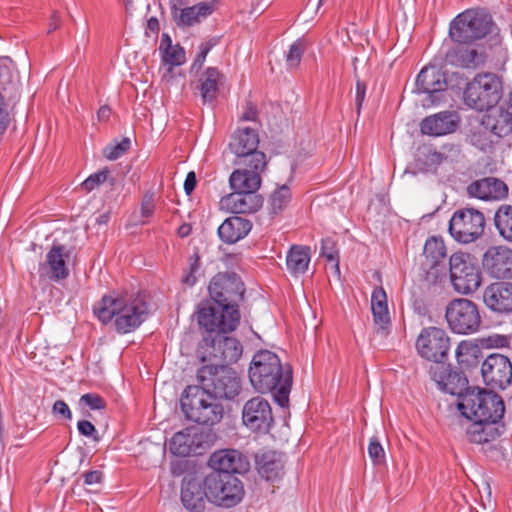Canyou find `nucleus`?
Segmentation results:
<instances>
[{"mask_svg": "<svg viewBox=\"0 0 512 512\" xmlns=\"http://www.w3.org/2000/svg\"><path fill=\"white\" fill-rule=\"evenodd\" d=\"M208 292L210 300L198 306L199 326L206 331H235L241 319L239 304L246 292L240 275L234 271L218 272L211 278Z\"/></svg>", "mask_w": 512, "mask_h": 512, "instance_id": "f257e3e1", "label": "nucleus"}, {"mask_svg": "<svg viewBox=\"0 0 512 512\" xmlns=\"http://www.w3.org/2000/svg\"><path fill=\"white\" fill-rule=\"evenodd\" d=\"M248 377L257 392L272 393L280 407H288L293 369L289 363L283 364L276 353L266 349L257 351L251 360Z\"/></svg>", "mask_w": 512, "mask_h": 512, "instance_id": "f03ea898", "label": "nucleus"}, {"mask_svg": "<svg viewBox=\"0 0 512 512\" xmlns=\"http://www.w3.org/2000/svg\"><path fill=\"white\" fill-rule=\"evenodd\" d=\"M95 316L103 324L114 319L115 330L119 334L135 331L148 316V304L141 293L117 294L115 292L104 295L93 307Z\"/></svg>", "mask_w": 512, "mask_h": 512, "instance_id": "7ed1b4c3", "label": "nucleus"}, {"mask_svg": "<svg viewBox=\"0 0 512 512\" xmlns=\"http://www.w3.org/2000/svg\"><path fill=\"white\" fill-rule=\"evenodd\" d=\"M211 393L197 385H188L180 398L181 410L185 417L202 426H213L224 415L223 405Z\"/></svg>", "mask_w": 512, "mask_h": 512, "instance_id": "20e7f679", "label": "nucleus"}, {"mask_svg": "<svg viewBox=\"0 0 512 512\" xmlns=\"http://www.w3.org/2000/svg\"><path fill=\"white\" fill-rule=\"evenodd\" d=\"M457 407L468 420L501 421L505 413V404L499 394L477 386L466 392Z\"/></svg>", "mask_w": 512, "mask_h": 512, "instance_id": "39448f33", "label": "nucleus"}, {"mask_svg": "<svg viewBox=\"0 0 512 512\" xmlns=\"http://www.w3.org/2000/svg\"><path fill=\"white\" fill-rule=\"evenodd\" d=\"M493 25L492 16L487 10L468 9L452 20L449 36L457 44H473L490 34Z\"/></svg>", "mask_w": 512, "mask_h": 512, "instance_id": "423d86ee", "label": "nucleus"}, {"mask_svg": "<svg viewBox=\"0 0 512 512\" xmlns=\"http://www.w3.org/2000/svg\"><path fill=\"white\" fill-rule=\"evenodd\" d=\"M197 380L204 390L219 399L232 400L241 391V378L227 365H203L197 371Z\"/></svg>", "mask_w": 512, "mask_h": 512, "instance_id": "0eeeda50", "label": "nucleus"}, {"mask_svg": "<svg viewBox=\"0 0 512 512\" xmlns=\"http://www.w3.org/2000/svg\"><path fill=\"white\" fill-rule=\"evenodd\" d=\"M200 344L201 361L205 365H227L236 363L242 356L243 347L234 337L226 336L229 332L220 330L206 331Z\"/></svg>", "mask_w": 512, "mask_h": 512, "instance_id": "6e6552de", "label": "nucleus"}, {"mask_svg": "<svg viewBox=\"0 0 512 512\" xmlns=\"http://www.w3.org/2000/svg\"><path fill=\"white\" fill-rule=\"evenodd\" d=\"M203 485L207 489V500L223 508L239 504L245 493L242 481L227 471L209 473Z\"/></svg>", "mask_w": 512, "mask_h": 512, "instance_id": "1a4fd4ad", "label": "nucleus"}, {"mask_svg": "<svg viewBox=\"0 0 512 512\" xmlns=\"http://www.w3.org/2000/svg\"><path fill=\"white\" fill-rule=\"evenodd\" d=\"M448 271L452 287L460 294H472L482 283L478 261L469 253H453L449 258Z\"/></svg>", "mask_w": 512, "mask_h": 512, "instance_id": "9d476101", "label": "nucleus"}, {"mask_svg": "<svg viewBox=\"0 0 512 512\" xmlns=\"http://www.w3.org/2000/svg\"><path fill=\"white\" fill-rule=\"evenodd\" d=\"M502 85L493 73L478 74L463 91L464 103L477 111H489L501 98Z\"/></svg>", "mask_w": 512, "mask_h": 512, "instance_id": "9b49d317", "label": "nucleus"}, {"mask_svg": "<svg viewBox=\"0 0 512 512\" xmlns=\"http://www.w3.org/2000/svg\"><path fill=\"white\" fill-rule=\"evenodd\" d=\"M445 318L449 329L455 334H474L482 326L478 305L467 298H456L450 301L445 309Z\"/></svg>", "mask_w": 512, "mask_h": 512, "instance_id": "f8f14e48", "label": "nucleus"}, {"mask_svg": "<svg viewBox=\"0 0 512 512\" xmlns=\"http://www.w3.org/2000/svg\"><path fill=\"white\" fill-rule=\"evenodd\" d=\"M485 225V217L481 211L473 207H464L453 213L448 231L455 241L469 244L483 235Z\"/></svg>", "mask_w": 512, "mask_h": 512, "instance_id": "ddd939ff", "label": "nucleus"}, {"mask_svg": "<svg viewBox=\"0 0 512 512\" xmlns=\"http://www.w3.org/2000/svg\"><path fill=\"white\" fill-rule=\"evenodd\" d=\"M450 346L447 332L435 326L423 328L415 343L418 354L434 365H441L447 360Z\"/></svg>", "mask_w": 512, "mask_h": 512, "instance_id": "4468645a", "label": "nucleus"}, {"mask_svg": "<svg viewBox=\"0 0 512 512\" xmlns=\"http://www.w3.org/2000/svg\"><path fill=\"white\" fill-rule=\"evenodd\" d=\"M242 422L252 432L267 434L274 426L270 403L261 396L249 399L242 409Z\"/></svg>", "mask_w": 512, "mask_h": 512, "instance_id": "2eb2a0df", "label": "nucleus"}, {"mask_svg": "<svg viewBox=\"0 0 512 512\" xmlns=\"http://www.w3.org/2000/svg\"><path fill=\"white\" fill-rule=\"evenodd\" d=\"M429 375L442 391L456 395L459 401H462L466 392L473 389L468 385V379L461 370L445 363L431 365Z\"/></svg>", "mask_w": 512, "mask_h": 512, "instance_id": "dca6fc26", "label": "nucleus"}, {"mask_svg": "<svg viewBox=\"0 0 512 512\" xmlns=\"http://www.w3.org/2000/svg\"><path fill=\"white\" fill-rule=\"evenodd\" d=\"M481 374L487 386L504 390L512 382V363L505 355L490 354L482 363Z\"/></svg>", "mask_w": 512, "mask_h": 512, "instance_id": "f3484780", "label": "nucleus"}, {"mask_svg": "<svg viewBox=\"0 0 512 512\" xmlns=\"http://www.w3.org/2000/svg\"><path fill=\"white\" fill-rule=\"evenodd\" d=\"M445 83V72L436 65H428L422 68L417 75L415 92L427 94V101L434 105L443 100Z\"/></svg>", "mask_w": 512, "mask_h": 512, "instance_id": "a211bd4d", "label": "nucleus"}, {"mask_svg": "<svg viewBox=\"0 0 512 512\" xmlns=\"http://www.w3.org/2000/svg\"><path fill=\"white\" fill-rule=\"evenodd\" d=\"M482 266L493 278H512V249L505 246L489 247L483 254Z\"/></svg>", "mask_w": 512, "mask_h": 512, "instance_id": "6ab92c4d", "label": "nucleus"}, {"mask_svg": "<svg viewBox=\"0 0 512 512\" xmlns=\"http://www.w3.org/2000/svg\"><path fill=\"white\" fill-rule=\"evenodd\" d=\"M472 423L467 427L466 435L470 443L474 444H488V447L484 449V452L493 457L494 453H498V449L494 444H490L500 437L502 430L500 427V421H483V420H471Z\"/></svg>", "mask_w": 512, "mask_h": 512, "instance_id": "aec40b11", "label": "nucleus"}, {"mask_svg": "<svg viewBox=\"0 0 512 512\" xmlns=\"http://www.w3.org/2000/svg\"><path fill=\"white\" fill-rule=\"evenodd\" d=\"M212 472H224L235 475L244 474L249 471L250 462L248 458L238 450L222 449L212 453L208 460Z\"/></svg>", "mask_w": 512, "mask_h": 512, "instance_id": "412c9836", "label": "nucleus"}, {"mask_svg": "<svg viewBox=\"0 0 512 512\" xmlns=\"http://www.w3.org/2000/svg\"><path fill=\"white\" fill-rule=\"evenodd\" d=\"M481 124L499 138L512 134V91L505 103L494 106L482 117Z\"/></svg>", "mask_w": 512, "mask_h": 512, "instance_id": "4be33fe9", "label": "nucleus"}, {"mask_svg": "<svg viewBox=\"0 0 512 512\" xmlns=\"http://www.w3.org/2000/svg\"><path fill=\"white\" fill-rule=\"evenodd\" d=\"M483 301L488 309L498 314L512 313V283L495 282L487 286Z\"/></svg>", "mask_w": 512, "mask_h": 512, "instance_id": "5701e85b", "label": "nucleus"}, {"mask_svg": "<svg viewBox=\"0 0 512 512\" xmlns=\"http://www.w3.org/2000/svg\"><path fill=\"white\" fill-rule=\"evenodd\" d=\"M447 60L462 68H477L485 63L488 53L483 46L458 44L446 54Z\"/></svg>", "mask_w": 512, "mask_h": 512, "instance_id": "b1692460", "label": "nucleus"}, {"mask_svg": "<svg viewBox=\"0 0 512 512\" xmlns=\"http://www.w3.org/2000/svg\"><path fill=\"white\" fill-rule=\"evenodd\" d=\"M69 257V252L66 247L61 244H53L48 253L46 260L39 265L40 276L46 275L52 281L58 282L64 280L69 276V269L67 267L65 258Z\"/></svg>", "mask_w": 512, "mask_h": 512, "instance_id": "393cba45", "label": "nucleus"}, {"mask_svg": "<svg viewBox=\"0 0 512 512\" xmlns=\"http://www.w3.org/2000/svg\"><path fill=\"white\" fill-rule=\"evenodd\" d=\"M507 184L495 177L475 180L467 187V193L481 200H502L508 196Z\"/></svg>", "mask_w": 512, "mask_h": 512, "instance_id": "a878e982", "label": "nucleus"}, {"mask_svg": "<svg viewBox=\"0 0 512 512\" xmlns=\"http://www.w3.org/2000/svg\"><path fill=\"white\" fill-rule=\"evenodd\" d=\"M207 489L203 480L196 477H184L181 486V501L183 506L192 512H202L205 509Z\"/></svg>", "mask_w": 512, "mask_h": 512, "instance_id": "bb28decb", "label": "nucleus"}, {"mask_svg": "<svg viewBox=\"0 0 512 512\" xmlns=\"http://www.w3.org/2000/svg\"><path fill=\"white\" fill-rule=\"evenodd\" d=\"M255 466L266 481L275 482L284 475L282 455L273 450H262L255 454Z\"/></svg>", "mask_w": 512, "mask_h": 512, "instance_id": "cd10ccee", "label": "nucleus"}, {"mask_svg": "<svg viewBox=\"0 0 512 512\" xmlns=\"http://www.w3.org/2000/svg\"><path fill=\"white\" fill-rule=\"evenodd\" d=\"M458 126V117L453 112H441L424 118L421 122V132L430 136H441L452 133Z\"/></svg>", "mask_w": 512, "mask_h": 512, "instance_id": "c85d7f7f", "label": "nucleus"}, {"mask_svg": "<svg viewBox=\"0 0 512 512\" xmlns=\"http://www.w3.org/2000/svg\"><path fill=\"white\" fill-rule=\"evenodd\" d=\"M222 203H225L231 208L235 214H247L257 212L263 205V197L257 191L230 193L222 198Z\"/></svg>", "mask_w": 512, "mask_h": 512, "instance_id": "c756f323", "label": "nucleus"}, {"mask_svg": "<svg viewBox=\"0 0 512 512\" xmlns=\"http://www.w3.org/2000/svg\"><path fill=\"white\" fill-rule=\"evenodd\" d=\"M251 228L252 223L250 220L240 216H231L223 221L218 227L217 232L222 242L234 244L246 237Z\"/></svg>", "mask_w": 512, "mask_h": 512, "instance_id": "7c9ffc66", "label": "nucleus"}, {"mask_svg": "<svg viewBox=\"0 0 512 512\" xmlns=\"http://www.w3.org/2000/svg\"><path fill=\"white\" fill-rule=\"evenodd\" d=\"M258 144V132L250 127H245L233 133L229 142V149L238 158L244 156L245 152H251L258 148Z\"/></svg>", "mask_w": 512, "mask_h": 512, "instance_id": "2f4dec72", "label": "nucleus"}, {"mask_svg": "<svg viewBox=\"0 0 512 512\" xmlns=\"http://www.w3.org/2000/svg\"><path fill=\"white\" fill-rule=\"evenodd\" d=\"M214 10L213 2H200L190 7H184L173 21L178 27H190L211 15Z\"/></svg>", "mask_w": 512, "mask_h": 512, "instance_id": "473e14b6", "label": "nucleus"}, {"mask_svg": "<svg viewBox=\"0 0 512 512\" xmlns=\"http://www.w3.org/2000/svg\"><path fill=\"white\" fill-rule=\"evenodd\" d=\"M311 259V249L305 245H292L286 256V267L292 276L304 274Z\"/></svg>", "mask_w": 512, "mask_h": 512, "instance_id": "72a5a7b5", "label": "nucleus"}, {"mask_svg": "<svg viewBox=\"0 0 512 512\" xmlns=\"http://www.w3.org/2000/svg\"><path fill=\"white\" fill-rule=\"evenodd\" d=\"M446 159L445 154L437 152L432 146L422 145L417 149L414 166L420 172L434 173Z\"/></svg>", "mask_w": 512, "mask_h": 512, "instance_id": "f704fd0d", "label": "nucleus"}, {"mask_svg": "<svg viewBox=\"0 0 512 512\" xmlns=\"http://www.w3.org/2000/svg\"><path fill=\"white\" fill-rule=\"evenodd\" d=\"M371 310L375 325L385 331L391 325V319L387 305V295L382 287H376L371 296Z\"/></svg>", "mask_w": 512, "mask_h": 512, "instance_id": "c9c22d12", "label": "nucleus"}, {"mask_svg": "<svg viewBox=\"0 0 512 512\" xmlns=\"http://www.w3.org/2000/svg\"><path fill=\"white\" fill-rule=\"evenodd\" d=\"M229 184L232 193L257 191L261 185V177L256 171L237 169L231 173Z\"/></svg>", "mask_w": 512, "mask_h": 512, "instance_id": "e433bc0d", "label": "nucleus"}, {"mask_svg": "<svg viewBox=\"0 0 512 512\" xmlns=\"http://www.w3.org/2000/svg\"><path fill=\"white\" fill-rule=\"evenodd\" d=\"M222 77L221 72L216 67H208L199 78L198 89L201 93L203 103L214 102L219 93V80Z\"/></svg>", "mask_w": 512, "mask_h": 512, "instance_id": "4c0bfd02", "label": "nucleus"}, {"mask_svg": "<svg viewBox=\"0 0 512 512\" xmlns=\"http://www.w3.org/2000/svg\"><path fill=\"white\" fill-rule=\"evenodd\" d=\"M202 274L203 270L199 249L194 248L193 253L187 258V267L183 271L181 283L187 287H193Z\"/></svg>", "mask_w": 512, "mask_h": 512, "instance_id": "58836bf2", "label": "nucleus"}, {"mask_svg": "<svg viewBox=\"0 0 512 512\" xmlns=\"http://www.w3.org/2000/svg\"><path fill=\"white\" fill-rule=\"evenodd\" d=\"M494 224L500 236L512 242V205L502 204L494 215Z\"/></svg>", "mask_w": 512, "mask_h": 512, "instance_id": "ea45409f", "label": "nucleus"}, {"mask_svg": "<svg viewBox=\"0 0 512 512\" xmlns=\"http://www.w3.org/2000/svg\"><path fill=\"white\" fill-rule=\"evenodd\" d=\"M193 435L186 431V428L173 435L169 442V449L173 455L176 456H190L195 449H192Z\"/></svg>", "mask_w": 512, "mask_h": 512, "instance_id": "a19ab883", "label": "nucleus"}, {"mask_svg": "<svg viewBox=\"0 0 512 512\" xmlns=\"http://www.w3.org/2000/svg\"><path fill=\"white\" fill-rule=\"evenodd\" d=\"M235 164L243 165L244 169L260 174L267 165L266 155L256 148L251 152H245L244 156L236 158Z\"/></svg>", "mask_w": 512, "mask_h": 512, "instance_id": "79ce46f5", "label": "nucleus"}, {"mask_svg": "<svg viewBox=\"0 0 512 512\" xmlns=\"http://www.w3.org/2000/svg\"><path fill=\"white\" fill-rule=\"evenodd\" d=\"M423 254L425 262H445L446 247L443 240L436 236H431L425 242Z\"/></svg>", "mask_w": 512, "mask_h": 512, "instance_id": "37998d69", "label": "nucleus"}, {"mask_svg": "<svg viewBox=\"0 0 512 512\" xmlns=\"http://www.w3.org/2000/svg\"><path fill=\"white\" fill-rule=\"evenodd\" d=\"M424 275L423 280L428 285H435L441 283L447 276L448 269L445 262H425L423 264Z\"/></svg>", "mask_w": 512, "mask_h": 512, "instance_id": "c03bdc74", "label": "nucleus"}, {"mask_svg": "<svg viewBox=\"0 0 512 512\" xmlns=\"http://www.w3.org/2000/svg\"><path fill=\"white\" fill-rule=\"evenodd\" d=\"M290 200V188L286 184L280 186L269 198L270 213L273 215L279 214L288 205Z\"/></svg>", "mask_w": 512, "mask_h": 512, "instance_id": "a18cd8bd", "label": "nucleus"}, {"mask_svg": "<svg viewBox=\"0 0 512 512\" xmlns=\"http://www.w3.org/2000/svg\"><path fill=\"white\" fill-rule=\"evenodd\" d=\"M110 171L107 167L102 170L91 174L87 177L82 183L81 188L86 192H91L101 184H103L106 180H109L110 185L113 186L115 183V178H109Z\"/></svg>", "mask_w": 512, "mask_h": 512, "instance_id": "49530a36", "label": "nucleus"}, {"mask_svg": "<svg viewBox=\"0 0 512 512\" xmlns=\"http://www.w3.org/2000/svg\"><path fill=\"white\" fill-rule=\"evenodd\" d=\"M186 431L190 432L193 435V444L192 449H195V452L192 455L202 454V450H204L210 443V433L204 432L198 427H187Z\"/></svg>", "mask_w": 512, "mask_h": 512, "instance_id": "de8ad7c7", "label": "nucleus"}, {"mask_svg": "<svg viewBox=\"0 0 512 512\" xmlns=\"http://www.w3.org/2000/svg\"><path fill=\"white\" fill-rule=\"evenodd\" d=\"M131 148V140L128 137H124L120 142L116 144H109L103 150V155L108 160H116L122 155L127 153Z\"/></svg>", "mask_w": 512, "mask_h": 512, "instance_id": "09e8293b", "label": "nucleus"}, {"mask_svg": "<svg viewBox=\"0 0 512 512\" xmlns=\"http://www.w3.org/2000/svg\"><path fill=\"white\" fill-rule=\"evenodd\" d=\"M305 44L301 39L296 40L290 47L286 54V64L288 68H297L301 62L305 52Z\"/></svg>", "mask_w": 512, "mask_h": 512, "instance_id": "8fccbe9b", "label": "nucleus"}, {"mask_svg": "<svg viewBox=\"0 0 512 512\" xmlns=\"http://www.w3.org/2000/svg\"><path fill=\"white\" fill-rule=\"evenodd\" d=\"M162 61L170 66L182 65L185 58V50L180 44H176L171 50H167L161 54Z\"/></svg>", "mask_w": 512, "mask_h": 512, "instance_id": "3c124183", "label": "nucleus"}, {"mask_svg": "<svg viewBox=\"0 0 512 512\" xmlns=\"http://www.w3.org/2000/svg\"><path fill=\"white\" fill-rule=\"evenodd\" d=\"M445 82V91L447 89L464 91V88L469 83L464 73L462 72H445Z\"/></svg>", "mask_w": 512, "mask_h": 512, "instance_id": "603ef678", "label": "nucleus"}, {"mask_svg": "<svg viewBox=\"0 0 512 512\" xmlns=\"http://www.w3.org/2000/svg\"><path fill=\"white\" fill-rule=\"evenodd\" d=\"M368 455L374 464L379 465L385 462V451L380 444L377 436L370 438L368 445Z\"/></svg>", "mask_w": 512, "mask_h": 512, "instance_id": "864d4df0", "label": "nucleus"}, {"mask_svg": "<svg viewBox=\"0 0 512 512\" xmlns=\"http://www.w3.org/2000/svg\"><path fill=\"white\" fill-rule=\"evenodd\" d=\"M321 255L325 257L329 262L335 261V267L339 270V257L336 249L335 242L331 238L322 240Z\"/></svg>", "mask_w": 512, "mask_h": 512, "instance_id": "5fc2aeb1", "label": "nucleus"}, {"mask_svg": "<svg viewBox=\"0 0 512 512\" xmlns=\"http://www.w3.org/2000/svg\"><path fill=\"white\" fill-rule=\"evenodd\" d=\"M213 46H214V43L211 41L205 42L200 45L199 52L191 65V69H190L191 73L192 72L198 73L201 70V68L203 67V64L205 62L206 56L209 53V51L212 49Z\"/></svg>", "mask_w": 512, "mask_h": 512, "instance_id": "6e6d98bb", "label": "nucleus"}, {"mask_svg": "<svg viewBox=\"0 0 512 512\" xmlns=\"http://www.w3.org/2000/svg\"><path fill=\"white\" fill-rule=\"evenodd\" d=\"M80 402L84 403L92 410H101L106 407V401L104 398L95 393H86L82 395Z\"/></svg>", "mask_w": 512, "mask_h": 512, "instance_id": "4d7b16f0", "label": "nucleus"}, {"mask_svg": "<svg viewBox=\"0 0 512 512\" xmlns=\"http://www.w3.org/2000/svg\"><path fill=\"white\" fill-rule=\"evenodd\" d=\"M77 429L79 431V434L82 436L92 438L96 442L100 440V437L95 426L88 420L78 421Z\"/></svg>", "mask_w": 512, "mask_h": 512, "instance_id": "13d9d810", "label": "nucleus"}, {"mask_svg": "<svg viewBox=\"0 0 512 512\" xmlns=\"http://www.w3.org/2000/svg\"><path fill=\"white\" fill-rule=\"evenodd\" d=\"M155 211L154 194L146 192L141 201V215L142 217L149 218Z\"/></svg>", "mask_w": 512, "mask_h": 512, "instance_id": "bf43d9fd", "label": "nucleus"}, {"mask_svg": "<svg viewBox=\"0 0 512 512\" xmlns=\"http://www.w3.org/2000/svg\"><path fill=\"white\" fill-rule=\"evenodd\" d=\"M52 412L54 415L60 416L66 420H70L72 418L71 410L63 400H57L54 402Z\"/></svg>", "mask_w": 512, "mask_h": 512, "instance_id": "052dcab7", "label": "nucleus"}, {"mask_svg": "<svg viewBox=\"0 0 512 512\" xmlns=\"http://www.w3.org/2000/svg\"><path fill=\"white\" fill-rule=\"evenodd\" d=\"M366 94V84L361 81L359 78L356 81V95H355V105L356 112L358 115L361 113V108L365 99Z\"/></svg>", "mask_w": 512, "mask_h": 512, "instance_id": "680f3d73", "label": "nucleus"}, {"mask_svg": "<svg viewBox=\"0 0 512 512\" xmlns=\"http://www.w3.org/2000/svg\"><path fill=\"white\" fill-rule=\"evenodd\" d=\"M241 121H253L258 120V109L252 101H247L245 109L240 117Z\"/></svg>", "mask_w": 512, "mask_h": 512, "instance_id": "e2e57ef3", "label": "nucleus"}, {"mask_svg": "<svg viewBox=\"0 0 512 512\" xmlns=\"http://www.w3.org/2000/svg\"><path fill=\"white\" fill-rule=\"evenodd\" d=\"M488 345L495 348H504L509 345V339L505 335H493L487 338Z\"/></svg>", "mask_w": 512, "mask_h": 512, "instance_id": "0e129e2a", "label": "nucleus"}, {"mask_svg": "<svg viewBox=\"0 0 512 512\" xmlns=\"http://www.w3.org/2000/svg\"><path fill=\"white\" fill-rule=\"evenodd\" d=\"M83 477H84V484L92 485V484H97V483L102 482L103 473L99 470H92V471L85 472L83 474Z\"/></svg>", "mask_w": 512, "mask_h": 512, "instance_id": "69168bd1", "label": "nucleus"}, {"mask_svg": "<svg viewBox=\"0 0 512 512\" xmlns=\"http://www.w3.org/2000/svg\"><path fill=\"white\" fill-rule=\"evenodd\" d=\"M197 185V178L194 171H190L184 181V190L187 195H190Z\"/></svg>", "mask_w": 512, "mask_h": 512, "instance_id": "338daca9", "label": "nucleus"}, {"mask_svg": "<svg viewBox=\"0 0 512 512\" xmlns=\"http://www.w3.org/2000/svg\"><path fill=\"white\" fill-rule=\"evenodd\" d=\"M173 46L174 45H172V39L169 36V34L163 33L161 36V41H160V45H159L160 53L162 54L163 52H165L167 50H171Z\"/></svg>", "mask_w": 512, "mask_h": 512, "instance_id": "774afa93", "label": "nucleus"}]
</instances>
